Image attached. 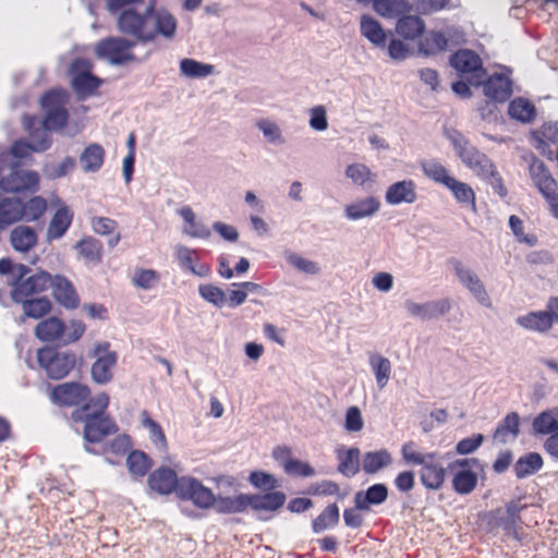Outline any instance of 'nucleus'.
<instances>
[{
  "label": "nucleus",
  "mask_w": 558,
  "mask_h": 558,
  "mask_svg": "<svg viewBox=\"0 0 558 558\" xmlns=\"http://www.w3.org/2000/svg\"><path fill=\"white\" fill-rule=\"evenodd\" d=\"M109 405L107 392H98L81 408L75 409L70 418L73 423H83V438L88 442H99L104 437L117 432L116 424L106 414Z\"/></svg>",
  "instance_id": "f257e3e1"
},
{
  "label": "nucleus",
  "mask_w": 558,
  "mask_h": 558,
  "mask_svg": "<svg viewBox=\"0 0 558 558\" xmlns=\"http://www.w3.org/2000/svg\"><path fill=\"white\" fill-rule=\"evenodd\" d=\"M178 497L191 502L198 510L214 509L218 514H233V495H218L194 476L181 478Z\"/></svg>",
  "instance_id": "f03ea898"
},
{
  "label": "nucleus",
  "mask_w": 558,
  "mask_h": 558,
  "mask_svg": "<svg viewBox=\"0 0 558 558\" xmlns=\"http://www.w3.org/2000/svg\"><path fill=\"white\" fill-rule=\"evenodd\" d=\"M416 444L412 440L407 441L401 447V456L405 463L421 465L420 481L422 485L429 490L440 489L447 477V470L440 461L437 452H421L416 449Z\"/></svg>",
  "instance_id": "7ed1b4c3"
},
{
  "label": "nucleus",
  "mask_w": 558,
  "mask_h": 558,
  "mask_svg": "<svg viewBox=\"0 0 558 558\" xmlns=\"http://www.w3.org/2000/svg\"><path fill=\"white\" fill-rule=\"evenodd\" d=\"M86 325L77 318L65 323L57 315L47 316L34 327V337L43 343H61L63 345L77 342L85 333Z\"/></svg>",
  "instance_id": "20e7f679"
},
{
  "label": "nucleus",
  "mask_w": 558,
  "mask_h": 558,
  "mask_svg": "<svg viewBox=\"0 0 558 558\" xmlns=\"http://www.w3.org/2000/svg\"><path fill=\"white\" fill-rule=\"evenodd\" d=\"M153 4V2L147 7H144V2L129 4L110 14L116 16V26L121 34L137 41L147 43L148 34H150Z\"/></svg>",
  "instance_id": "39448f33"
},
{
  "label": "nucleus",
  "mask_w": 558,
  "mask_h": 558,
  "mask_svg": "<svg viewBox=\"0 0 558 558\" xmlns=\"http://www.w3.org/2000/svg\"><path fill=\"white\" fill-rule=\"evenodd\" d=\"M48 271L38 270L31 274L25 265L20 264L14 267L12 278L9 282L10 298L12 302L17 304L45 292L48 289Z\"/></svg>",
  "instance_id": "423d86ee"
},
{
  "label": "nucleus",
  "mask_w": 558,
  "mask_h": 558,
  "mask_svg": "<svg viewBox=\"0 0 558 558\" xmlns=\"http://www.w3.org/2000/svg\"><path fill=\"white\" fill-rule=\"evenodd\" d=\"M90 379L98 386L108 385L113 378V369L117 365L118 355L111 350L109 342L99 341L94 344L90 353Z\"/></svg>",
  "instance_id": "0eeeda50"
},
{
  "label": "nucleus",
  "mask_w": 558,
  "mask_h": 558,
  "mask_svg": "<svg viewBox=\"0 0 558 558\" xmlns=\"http://www.w3.org/2000/svg\"><path fill=\"white\" fill-rule=\"evenodd\" d=\"M286 500V494L280 490L264 495L236 493L233 499V514L244 513L250 508L255 511L275 512L283 507Z\"/></svg>",
  "instance_id": "6e6552de"
},
{
  "label": "nucleus",
  "mask_w": 558,
  "mask_h": 558,
  "mask_svg": "<svg viewBox=\"0 0 558 558\" xmlns=\"http://www.w3.org/2000/svg\"><path fill=\"white\" fill-rule=\"evenodd\" d=\"M36 360L46 375L54 380L66 377L75 365V355L72 352H60L52 348H40L36 352Z\"/></svg>",
  "instance_id": "1a4fd4ad"
},
{
  "label": "nucleus",
  "mask_w": 558,
  "mask_h": 558,
  "mask_svg": "<svg viewBox=\"0 0 558 558\" xmlns=\"http://www.w3.org/2000/svg\"><path fill=\"white\" fill-rule=\"evenodd\" d=\"M530 177L538 192L547 201L551 215L558 219V183L541 159L533 157L529 166Z\"/></svg>",
  "instance_id": "9d476101"
},
{
  "label": "nucleus",
  "mask_w": 558,
  "mask_h": 558,
  "mask_svg": "<svg viewBox=\"0 0 558 558\" xmlns=\"http://www.w3.org/2000/svg\"><path fill=\"white\" fill-rule=\"evenodd\" d=\"M450 65L473 86H481L486 76L481 57L470 49H460L451 54Z\"/></svg>",
  "instance_id": "9b49d317"
},
{
  "label": "nucleus",
  "mask_w": 558,
  "mask_h": 558,
  "mask_svg": "<svg viewBox=\"0 0 558 558\" xmlns=\"http://www.w3.org/2000/svg\"><path fill=\"white\" fill-rule=\"evenodd\" d=\"M90 390L85 384L66 381L51 387L48 400L60 408H74L83 405L89 400Z\"/></svg>",
  "instance_id": "f8f14e48"
},
{
  "label": "nucleus",
  "mask_w": 558,
  "mask_h": 558,
  "mask_svg": "<svg viewBox=\"0 0 558 558\" xmlns=\"http://www.w3.org/2000/svg\"><path fill=\"white\" fill-rule=\"evenodd\" d=\"M48 201L53 211L45 231V239L52 242L66 233L73 220V211L56 193H51Z\"/></svg>",
  "instance_id": "ddd939ff"
},
{
  "label": "nucleus",
  "mask_w": 558,
  "mask_h": 558,
  "mask_svg": "<svg viewBox=\"0 0 558 558\" xmlns=\"http://www.w3.org/2000/svg\"><path fill=\"white\" fill-rule=\"evenodd\" d=\"M480 460L476 458L457 459L449 464L450 471L454 472L452 488L460 495L472 493L477 485V474L474 469L480 468Z\"/></svg>",
  "instance_id": "4468645a"
},
{
  "label": "nucleus",
  "mask_w": 558,
  "mask_h": 558,
  "mask_svg": "<svg viewBox=\"0 0 558 558\" xmlns=\"http://www.w3.org/2000/svg\"><path fill=\"white\" fill-rule=\"evenodd\" d=\"M48 288L53 302L64 311H75L81 305L80 295L73 282L61 274H49Z\"/></svg>",
  "instance_id": "2eb2a0df"
},
{
  "label": "nucleus",
  "mask_w": 558,
  "mask_h": 558,
  "mask_svg": "<svg viewBox=\"0 0 558 558\" xmlns=\"http://www.w3.org/2000/svg\"><path fill=\"white\" fill-rule=\"evenodd\" d=\"M66 100V93L56 89L47 93L40 99V106L45 111L43 125L46 130H56L62 128L66 123V112L63 105Z\"/></svg>",
  "instance_id": "dca6fc26"
},
{
  "label": "nucleus",
  "mask_w": 558,
  "mask_h": 558,
  "mask_svg": "<svg viewBox=\"0 0 558 558\" xmlns=\"http://www.w3.org/2000/svg\"><path fill=\"white\" fill-rule=\"evenodd\" d=\"M517 324L527 330L547 332L558 324V296L549 298L545 311L529 312L519 316Z\"/></svg>",
  "instance_id": "f3484780"
},
{
  "label": "nucleus",
  "mask_w": 558,
  "mask_h": 558,
  "mask_svg": "<svg viewBox=\"0 0 558 558\" xmlns=\"http://www.w3.org/2000/svg\"><path fill=\"white\" fill-rule=\"evenodd\" d=\"M452 144L462 162L476 175H483L487 171H492V160L472 146L463 135L458 134L452 137Z\"/></svg>",
  "instance_id": "a211bd4d"
},
{
  "label": "nucleus",
  "mask_w": 558,
  "mask_h": 558,
  "mask_svg": "<svg viewBox=\"0 0 558 558\" xmlns=\"http://www.w3.org/2000/svg\"><path fill=\"white\" fill-rule=\"evenodd\" d=\"M150 34L147 43L160 38L165 41H173L178 36L179 22L175 15L166 8L155 10L153 7L150 16Z\"/></svg>",
  "instance_id": "6ab92c4d"
},
{
  "label": "nucleus",
  "mask_w": 558,
  "mask_h": 558,
  "mask_svg": "<svg viewBox=\"0 0 558 558\" xmlns=\"http://www.w3.org/2000/svg\"><path fill=\"white\" fill-rule=\"evenodd\" d=\"M137 422L140 434L149 442L151 448L160 454H167L169 441L160 423L147 410L140 411Z\"/></svg>",
  "instance_id": "aec40b11"
},
{
  "label": "nucleus",
  "mask_w": 558,
  "mask_h": 558,
  "mask_svg": "<svg viewBox=\"0 0 558 558\" xmlns=\"http://www.w3.org/2000/svg\"><path fill=\"white\" fill-rule=\"evenodd\" d=\"M133 44L123 38H107L97 44L95 52L98 58L111 65H120L133 60Z\"/></svg>",
  "instance_id": "412c9836"
},
{
  "label": "nucleus",
  "mask_w": 558,
  "mask_h": 558,
  "mask_svg": "<svg viewBox=\"0 0 558 558\" xmlns=\"http://www.w3.org/2000/svg\"><path fill=\"white\" fill-rule=\"evenodd\" d=\"M70 82L74 92L81 97L90 96L98 88L100 81L92 73V64L86 60H75L70 69Z\"/></svg>",
  "instance_id": "4be33fe9"
},
{
  "label": "nucleus",
  "mask_w": 558,
  "mask_h": 558,
  "mask_svg": "<svg viewBox=\"0 0 558 558\" xmlns=\"http://www.w3.org/2000/svg\"><path fill=\"white\" fill-rule=\"evenodd\" d=\"M39 187V175L35 171L11 169L10 173L0 179V189L7 193L36 192Z\"/></svg>",
  "instance_id": "5701e85b"
},
{
  "label": "nucleus",
  "mask_w": 558,
  "mask_h": 558,
  "mask_svg": "<svg viewBox=\"0 0 558 558\" xmlns=\"http://www.w3.org/2000/svg\"><path fill=\"white\" fill-rule=\"evenodd\" d=\"M180 483L177 472L167 466L157 468L147 477L148 488L159 496L178 494Z\"/></svg>",
  "instance_id": "b1692460"
},
{
  "label": "nucleus",
  "mask_w": 558,
  "mask_h": 558,
  "mask_svg": "<svg viewBox=\"0 0 558 558\" xmlns=\"http://www.w3.org/2000/svg\"><path fill=\"white\" fill-rule=\"evenodd\" d=\"M484 95L495 102L502 104L512 95V81L502 73H494L486 80L483 78Z\"/></svg>",
  "instance_id": "393cba45"
},
{
  "label": "nucleus",
  "mask_w": 558,
  "mask_h": 558,
  "mask_svg": "<svg viewBox=\"0 0 558 558\" xmlns=\"http://www.w3.org/2000/svg\"><path fill=\"white\" fill-rule=\"evenodd\" d=\"M524 508L525 505H519L518 501H510L506 505L505 511L496 509L492 512V515L496 521V525L501 526L507 534L519 538L518 529L522 523L520 512Z\"/></svg>",
  "instance_id": "a878e982"
},
{
  "label": "nucleus",
  "mask_w": 558,
  "mask_h": 558,
  "mask_svg": "<svg viewBox=\"0 0 558 558\" xmlns=\"http://www.w3.org/2000/svg\"><path fill=\"white\" fill-rule=\"evenodd\" d=\"M337 471L347 478H352L361 471V451L357 447L339 446L336 449Z\"/></svg>",
  "instance_id": "bb28decb"
},
{
  "label": "nucleus",
  "mask_w": 558,
  "mask_h": 558,
  "mask_svg": "<svg viewBox=\"0 0 558 558\" xmlns=\"http://www.w3.org/2000/svg\"><path fill=\"white\" fill-rule=\"evenodd\" d=\"M459 280L469 289L474 298L484 306L490 307L492 302L480 278L469 269H465L460 262L454 266Z\"/></svg>",
  "instance_id": "cd10ccee"
},
{
  "label": "nucleus",
  "mask_w": 558,
  "mask_h": 558,
  "mask_svg": "<svg viewBox=\"0 0 558 558\" xmlns=\"http://www.w3.org/2000/svg\"><path fill=\"white\" fill-rule=\"evenodd\" d=\"M416 198V185L412 180H403L389 185L385 194V201L389 205L412 204Z\"/></svg>",
  "instance_id": "c85d7f7f"
},
{
  "label": "nucleus",
  "mask_w": 558,
  "mask_h": 558,
  "mask_svg": "<svg viewBox=\"0 0 558 558\" xmlns=\"http://www.w3.org/2000/svg\"><path fill=\"white\" fill-rule=\"evenodd\" d=\"M388 498V488L385 484L377 483L369 486L365 492H357L354 496V504L357 509L369 511L372 505H381Z\"/></svg>",
  "instance_id": "c756f323"
},
{
  "label": "nucleus",
  "mask_w": 558,
  "mask_h": 558,
  "mask_svg": "<svg viewBox=\"0 0 558 558\" xmlns=\"http://www.w3.org/2000/svg\"><path fill=\"white\" fill-rule=\"evenodd\" d=\"M180 217L183 219L184 226L182 232L191 239L207 240L210 238V230L197 220L194 210L189 207H182L179 210Z\"/></svg>",
  "instance_id": "7c9ffc66"
},
{
  "label": "nucleus",
  "mask_w": 558,
  "mask_h": 558,
  "mask_svg": "<svg viewBox=\"0 0 558 558\" xmlns=\"http://www.w3.org/2000/svg\"><path fill=\"white\" fill-rule=\"evenodd\" d=\"M179 74L185 80H201L215 73V66L192 58H183L179 61Z\"/></svg>",
  "instance_id": "2f4dec72"
},
{
  "label": "nucleus",
  "mask_w": 558,
  "mask_h": 558,
  "mask_svg": "<svg viewBox=\"0 0 558 558\" xmlns=\"http://www.w3.org/2000/svg\"><path fill=\"white\" fill-rule=\"evenodd\" d=\"M23 315L29 319L41 320L52 311V302L45 295L20 302Z\"/></svg>",
  "instance_id": "473e14b6"
},
{
  "label": "nucleus",
  "mask_w": 558,
  "mask_h": 558,
  "mask_svg": "<svg viewBox=\"0 0 558 558\" xmlns=\"http://www.w3.org/2000/svg\"><path fill=\"white\" fill-rule=\"evenodd\" d=\"M508 114L511 119L527 124L535 120L536 107L531 100L517 97L509 102Z\"/></svg>",
  "instance_id": "72a5a7b5"
},
{
  "label": "nucleus",
  "mask_w": 558,
  "mask_h": 558,
  "mask_svg": "<svg viewBox=\"0 0 558 558\" xmlns=\"http://www.w3.org/2000/svg\"><path fill=\"white\" fill-rule=\"evenodd\" d=\"M520 433V417L517 412L507 414L494 432V440L506 444L514 440Z\"/></svg>",
  "instance_id": "f704fd0d"
},
{
  "label": "nucleus",
  "mask_w": 558,
  "mask_h": 558,
  "mask_svg": "<svg viewBox=\"0 0 558 558\" xmlns=\"http://www.w3.org/2000/svg\"><path fill=\"white\" fill-rule=\"evenodd\" d=\"M10 243L14 251L27 253L36 245L37 235L31 227L19 226L10 232Z\"/></svg>",
  "instance_id": "c9c22d12"
},
{
  "label": "nucleus",
  "mask_w": 558,
  "mask_h": 558,
  "mask_svg": "<svg viewBox=\"0 0 558 558\" xmlns=\"http://www.w3.org/2000/svg\"><path fill=\"white\" fill-rule=\"evenodd\" d=\"M380 202L374 197L369 196L363 199H357L345 206L344 213L345 216L351 220H359L365 217L373 216L375 213L379 210Z\"/></svg>",
  "instance_id": "e433bc0d"
},
{
  "label": "nucleus",
  "mask_w": 558,
  "mask_h": 558,
  "mask_svg": "<svg viewBox=\"0 0 558 558\" xmlns=\"http://www.w3.org/2000/svg\"><path fill=\"white\" fill-rule=\"evenodd\" d=\"M73 247L78 258L85 263H99L101 260V244L90 236L81 238Z\"/></svg>",
  "instance_id": "4c0bfd02"
},
{
  "label": "nucleus",
  "mask_w": 558,
  "mask_h": 558,
  "mask_svg": "<svg viewBox=\"0 0 558 558\" xmlns=\"http://www.w3.org/2000/svg\"><path fill=\"white\" fill-rule=\"evenodd\" d=\"M392 463V456L387 449L368 451L363 456L362 469L366 474H375Z\"/></svg>",
  "instance_id": "58836bf2"
},
{
  "label": "nucleus",
  "mask_w": 558,
  "mask_h": 558,
  "mask_svg": "<svg viewBox=\"0 0 558 558\" xmlns=\"http://www.w3.org/2000/svg\"><path fill=\"white\" fill-rule=\"evenodd\" d=\"M397 33L405 39H416L425 31V23L420 16L404 15L396 25Z\"/></svg>",
  "instance_id": "ea45409f"
},
{
  "label": "nucleus",
  "mask_w": 558,
  "mask_h": 558,
  "mask_svg": "<svg viewBox=\"0 0 558 558\" xmlns=\"http://www.w3.org/2000/svg\"><path fill=\"white\" fill-rule=\"evenodd\" d=\"M447 189L452 193L454 199L469 208L473 213H476V196L474 190L464 182L458 181L457 179H452V181L447 185Z\"/></svg>",
  "instance_id": "a19ab883"
},
{
  "label": "nucleus",
  "mask_w": 558,
  "mask_h": 558,
  "mask_svg": "<svg viewBox=\"0 0 558 558\" xmlns=\"http://www.w3.org/2000/svg\"><path fill=\"white\" fill-rule=\"evenodd\" d=\"M174 255L180 265L189 269L195 276L205 278L209 275V269L197 263L194 252L189 247L182 245L178 246Z\"/></svg>",
  "instance_id": "79ce46f5"
},
{
  "label": "nucleus",
  "mask_w": 558,
  "mask_h": 558,
  "mask_svg": "<svg viewBox=\"0 0 558 558\" xmlns=\"http://www.w3.org/2000/svg\"><path fill=\"white\" fill-rule=\"evenodd\" d=\"M90 228L94 233L106 236L107 244L113 247L118 244L120 235L117 232V223L106 217H95L90 220Z\"/></svg>",
  "instance_id": "37998d69"
},
{
  "label": "nucleus",
  "mask_w": 558,
  "mask_h": 558,
  "mask_svg": "<svg viewBox=\"0 0 558 558\" xmlns=\"http://www.w3.org/2000/svg\"><path fill=\"white\" fill-rule=\"evenodd\" d=\"M361 33L375 46H385L386 33L380 23L372 16L363 15L361 17Z\"/></svg>",
  "instance_id": "c03bdc74"
},
{
  "label": "nucleus",
  "mask_w": 558,
  "mask_h": 558,
  "mask_svg": "<svg viewBox=\"0 0 558 558\" xmlns=\"http://www.w3.org/2000/svg\"><path fill=\"white\" fill-rule=\"evenodd\" d=\"M105 151L104 148L98 144H90L86 146L81 156L80 162L85 172L97 171L104 162Z\"/></svg>",
  "instance_id": "a18cd8bd"
},
{
  "label": "nucleus",
  "mask_w": 558,
  "mask_h": 558,
  "mask_svg": "<svg viewBox=\"0 0 558 558\" xmlns=\"http://www.w3.org/2000/svg\"><path fill=\"white\" fill-rule=\"evenodd\" d=\"M543 458L537 452L526 453L518 459L514 464V473L518 478L530 476L543 466Z\"/></svg>",
  "instance_id": "49530a36"
},
{
  "label": "nucleus",
  "mask_w": 558,
  "mask_h": 558,
  "mask_svg": "<svg viewBox=\"0 0 558 558\" xmlns=\"http://www.w3.org/2000/svg\"><path fill=\"white\" fill-rule=\"evenodd\" d=\"M256 128L262 133L266 143L274 146L286 144L284 134L277 122L270 119H260L256 122Z\"/></svg>",
  "instance_id": "de8ad7c7"
},
{
  "label": "nucleus",
  "mask_w": 558,
  "mask_h": 558,
  "mask_svg": "<svg viewBox=\"0 0 558 558\" xmlns=\"http://www.w3.org/2000/svg\"><path fill=\"white\" fill-rule=\"evenodd\" d=\"M533 137L537 142L536 148L545 154L550 144L558 145V122L543 123L538 130L533 132Z\"/></svg>",
  "instance_id": "09e8293b"
},
{
  "label": "nucleus",
  "mask_w": 558,
  "mask_h": 558,
  "mask_svg": "<svg viewBox=\"0 0 558 558\" xmlns=\"http://www.w3.org/2000/svg\"><path fill=\"white\" fill-rule=\"evenodd\" d=\"M47 210V201L41 196H33L26 202H22V220L36 222L44 218Z\"/></svg>",
  "instance_id": "8fccbe9b"
},
{
  "label": "nucleus",
  "mask_w": 558,
  "mask_h": 558,
  "mask_svg": "<svg viewBox=\"0 0 558 558\" xmlns=\"http://www.w3.org/2000/svg\"><path fill=\"white\" fill-rule=\"evenodd\" d=\"M22 202L0 196V228L8 227L22 220Z\"/></svg>",
  "instance_id": "3c124183"
},
{
  "label": "nucleus",
  "mask_w": 558,
  "mask_h": 558,
  "mask_svg": "<svg viewBox=\"0 0 558 558\" xmlns=\"http://www.w3.org/2000/svg\"><path fill=\"white\" fill-rule=\"evenodd\" d=\"M49 141L44 133H40L39 140L28 144L24 141H16L11 147V155L16 159L29 157L33 153H39L47 149Z\"/></svg>",
  "instance_id": "603ef678"
},
{
  "label": "nucleus",
  "mask_w": 558,
  "mask_h": 558,
  "mask_svg": "<svg viewBox=\"0 0 558 558\" xmlns=\"http://www.w3.org/2000/svg\"><path fill=\"white\" fill-rule=\"evenodd\" d=\"M374 10L384 17H395L409 12L411 5L407 0H374Z\"/></svg>",
  "instance_id": "864d4df0"
},
{
  "label": "nucleus",
  "mask_w": 558,
  "mask_h": 558,
  "mask_svg": "<svg viewBox=\"0 0 558 558\" xmlns=\"http://www.w3.org/2000/svg\"><path fill=\"white\" fill-rule=\"evenodd\" d=\"M422 170L428 179L446 187L453 179V177L449 174L448 169L436 160L424 161L422 163Z\"/></svg>",
  "instance_id": "5fc2aeb1"
},
{
  "label": "nucleus",
  "mask_w": 558,
  "mask_h": 558,
  "mask_svg": "<svg viewBox=\"0 0 558 558\" xmlns=\"http://www.w3.org/2000/svg\"><path fill=\"white\" fill-rule=\"evenodd\" d=\"M371 367L375 374L377 386L384 388L391 375V363L387 357L379 354H373L369 357Z\"/></svg>",
  "instance_id": "6e6d98bb"
},
{
  "label": "nucleus",
  "mask_w": 558,
  "mask_h": 558,
  "mask_svg": "<svg viewBox=\"0 0 558 558\" xmlns=\"http://www.w3.org/2000/svg\"><path fill=\"white\" fill-rule=\"evenodd\" d=\"M448 48V38L441 32H430L420 44V50L425 54H437Z\"/></svg>",
  "instance_id": "4d7b16f0"
},
{
  "label": "nucleus",
  "mask_w": 558,
  "mask_h": 558,
  "mask_svg": "<svg viewBox=\"0 0 558 558\" xmlns=\"http://www.w3.org/2000/svg\"><path fill=\"white\" fill-rule=\"evenodd\" d=\"M198 294L203 301L216 308L227 305V294L219 287L211 283H204L198 287Z\"/></svg>",
  "instance_id": "13d9d810"
},
{
  "label": "nucleus",
  "mask_w": 558,
  "mask_h": 558,
  "mask_svg": "<svg viewBox=\"0 0 558 558\" xmlns=\"http://www.w3.org/2000/svg\"><path fill=\"white\" fill-rule=\"evenodd\" d=\"M159 280V272L151 268L136 269L131 279L134 287L144 291L154 289L158 284Z\"/></svg>",
  "instance_id": "bf43d9fd"
},
{
  "label": "nucleus",
  "mask_w": 558,
  "mask_h": 558,
  "mask_svg": "<svg viewBox=\"0 0 558 558\" xmlns=\"http://www.w3.org/2000/svg\"><path fill=\"white\" fill-rule=\"evenodd\" d=\"M247 481L252 487L258 490H274L279 486L277 477L263 470L251 471Z\"/></svg>",
  "instance_id": "052dcab7"
},
{
  "label": "nucleus",
  "mask_w": 558,
  "mask_h": 558,
  "mask_svg": "<svg viewBox=\"0 0 558 558\" xmlns=\"http://www.w3.org/2000/svg\"><path fill=\"white\" fill-rule=\"evenodd\" d=\"M532 427L535 434L551 435L558 430V420L553 411H543L534 417Z\"/></svg>",
  "instance_id": "680f3d73"
},
{
  "label": "nucleus",
  "mask_w": 558,
  "mask_h": 558,
  "mask_svg": "<svg viewBox=\"0 0 558 558\" xmlns=\"http://www.w3.org/2000/svg\"><path fill=\"white\" fill-rule=\"evenodd\" d=\"M126 469L134 476H143L150 469V460L145 453L134 450L126 457Z\"/></svg>",
  "instance_id": "e2e57ef3"
},
{
  "label": "nucleus",
  "mask_w": 558,
  "mask_h": 558,
  "mask_svg": "<svg viewBox=\"0 0 558 558\" xmlns=\"http://www.w3.org/2000/svg\"><path fill=\"white\" fill-rule=\"evenodd\" d=\"M345 175L352 180L354 184L363 186L366 182L373 181L375 174L364 163H352L345 169Z\"/></svg>",
  "instance_id": "0e129e2a"
},
{
  "label": "nucleus",
  "mask_w": 558,
  "mask_h": 558,
  "mask_svg": "<svg viewBox=\"0 0 558 558\" xmlns=\"http://www.w3.org/2000/svg\"><path fill=\"white\" fill-rule=\"evenodd\" d=\"M509 227L518 242L525 243L529 246H535L537 244L538 239L535 234L524 233L523 221L520 217L511 215L509 218Z\"/></svg>",
  "instance_id": "69168bd1"
},
{
  "label": "nucleus",
  "mask_w": 558,
  "mask_h": 558,
  "mask_svg": "<svg viewBox=\"0 0 558 558\" xmlns=\"http://www.w3.org/2000/svg\"><path fill=\"white\" fill-rule=\"evenodd\" d=\"M339 522V508L330 504L317 518L316 530H325L337 525Z\"/></svg>",
  "instance_id": "338daca9"
},
{
  "label": "nucleus",
  "mask_w": 558,
  "mask_h": 558,
  "mask_svg": "<svg viewBox=\"0 0 558 558\" xmlns=\"http://www.w3.org/2000/svg\"><path fill=\"white\" fill-rule=\"evenodd\" d=\"M478 177L485 180L499 197L505 198L508 195V190L504 184V180L496 170L494 163H492V171H487L485 174Z\"/></svg>",
  "instance_id": "774afa93"
}]
</instances>
